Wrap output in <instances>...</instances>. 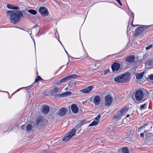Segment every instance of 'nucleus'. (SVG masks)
I'll return each instance as SVG.
<instances>
[{"mask_svg": "<svg viewBox=\"0 0 153 153\" xmlns=\"http://www.w3.org/2000/svg\"><path fill=\"white\" fill-rule=\"evenodd\" d=\"M128 110V109L127 108V107H125L122 109L121 111H120V112H119V113H121L122 114H123V115L124 114L127 112Z\"/></svg>", "mask_w": 153, "mask_h": 153, "instance_id": "nucleus-22", "label": "nucleus"}, {"mask_svg": "<svg viewBox=\"0 0 153 153\" xmlns=\"http://www.w3.org/2000/svg\"><path fill=\"white\" fill-rule=\"evenodd\" d=\"M101 101V99L100 96L96 95L94 98V103L95 105H98L100 103Z\"/></svg>", "mask_w": 153, "mask_h": 153, "instance_id": "nucleus-12", "label": "nucleus"}, {"mask_svg": "<svg viewBox=\"0 0 153 153\" xmlns=\"http://www.w3.org/2000/svg\"><path fill=\"white\" fill-rule=\"evenodd\" d=\"M146 104H144L140 106V108H141V109H142L144 108H146Z\"/></svg>", "mask_w": 153, "mask_h": 153, "instance_id": "nucleus-36", "label": "nucleus"}, {"mask_svg": "<svg viewBox=\"0 0 153 153\" xmlns=\"http://www.w3.org/2000/svg\"><path fill=\"white\" fill-rule=\"evenodd\" d=\"M101 116L100 115H98L95 118L94 120L96 121H97L98 122H99V120L100 117Z\"/></svg>", "mask_w": 153, "mask_h": 153, "instance_id": "nucleus-33", "label": "nucleus"}, {"mask_svg": "<svg viewBox=\"0 0 153 153\" xmlns=\"http://www.w3.org/2000/svg\"><path fill=\"white\" fill-rule=\"evenodd\" d=\"M134 59L135 57L134 55H131L125 58V60L126 62L129 63L133 62Z\"/></svg>", "mask_w": 153, "mask_h": 153, "instance_id": "nucleus-14", "label": "nucleus"}, {"mask_svg": "<svg viewBox=\"0 0 153 153\" xmlns=\"http://www.w3.org/2000/svg\"><path fill=\"white\" fill-rule=\"evenodd\" d=\"M68 111V110L67 108L62 107L59 109L57 114L60 117H63L66 115Z\"/></svg>", "mask_w": 153, "mask_h": 153, "instance_id": "nucleus-8", "label": "nucleus"}, {"mask_svg": "<svg viewBox=\"0 0 153 153\" xmlns=\"http://www.w3.org/2000/svg\"><path fill=\"white\" fill-rule=\"evenodd\" d=\"M146 64L149 66L152 65H153V60H148L146 62Z\"/></svg>", "mask_w": 153, "mask_h": 153, "instance_id": "nucleus-27", "label": "nucleus"}, {"mask_svg": "<svg viewBox=\"0 0 153 153\" xmlns=\"http://www.w3.org/2000/svg\"><path fill=\"white\" fill-rule=\"evenodd\" d=\"M71 109L72 111L75 113H77L78 111L77 106L75 104H73L71 105Z\"/></svg>", "mask_w": 153, "mask_h": 153, "instance_id": "nucleus-20", "label": "nucleus"}, {"mask_svg": "<svg viewBox=\"0 0 153 153\" xmlns=\"http://www.w3.org/2000/svg\"><path fill=\"white\" fill-rule=\"evenodd\" d=\"M147 125H148V123H146L144 125H143L142 126H141L140 127H139L137 130L138 131H140V130H141V129L142 128H145L146 127V126H147Z\"/></svg>", "mask_w": 153, "mask_h": 153, "instance_id": "nucleus-30", "label": "nucleus"}, {"mask_svg": "<svg viewBox=\"0 0 153 153\" xmlns=\"http://www.w3.org/2000/svg\"><path fill=\"white\" fill-rule=\"evenodd\" d=\"M147 79H149L150 80H153V74H151L149 75Z\"/></svg>", "mask_w": 153, "mask_h": 153, "instance_id": "nucleus-34", "label": "nucleus"}, {"mask_svg": "<svg viewBox=\"0 0 153 153\" xmlns=\"http://www.w3.org/2000/svg\"><path fill=\"white\" fill-rule=\"evenodd\" d=\"M131 74L127 72L116 76L114 79L117 83H121L128 82L130 79Z\"/></svg>", "mask_w": 153, "mask_h": 153, "instance_id": "nucleus-2", "label": "nucleus"}, {"mask_svg": "<svg viewBox=\"0 0 153 153\" xmlns=\"http://www.w3.org/2000/svg\"><path fill=\"white\" fill-rule=\"evenodd\" d=\"M75 76V75H73V74L69 75L65 78L62 79L59 81L57 82L56 83L58 85H59L62 83L66 82L74 78L75 77H74Z\"/></svg>", "mask_w": 153, "mask_h": 153, "instance_id": "nucleus-7", "label": "nucleus"}, {"mask_svg": "<svg viewBox=\"0 0 153 153\" xmlns=\"http://www.w3.org/2000/svg\"><path fill=\"white\" fill-rule=\"evenodd\" d=\"M7 7L9 9L14 10H19V7L18 6H15L14 5L11 4H8L7 5Z\"/></svg>", "mask_w": 153, "mask_h": 153, "instance_id": "nucleus-21", "label": "nucleus"}, {"mask_svg": "<svg viewBox=\"0 0 153 153\" xmlns=\"http://www.w3.org/2000/svg\"><path fill=\"white\" fill-rule=\"evenodd\" d=\"M47 122V121L44 119L42 117H40L37 118L36 123V125L40 126H44Z\"/></svg>", "mask_w": 153, "mask_h": 153, "instance_id": "nucleus-4", "label": "nucleus"}, {"mask_svg": "<svg viewBox=\"0 0 153 153\" xmlns=\"http://www.w3.org/2000/svg\"><path fill=\"white\" fill-rule=\"evenodd\" d=\"M33 127L32 125L29 124L26 127V130L27 131L29 132L32 130Z\"/></svg>", "mask_w": 153, "mask_h": 153, "instance_id": "nucleus-26", "label": "nucleus"}, {"mask_svg": "<svg viewBox=\"0 0 153 153\" xmlns=\"http://www.w3.org/2000/svg\"><path fill=\"white\" fill-rule=\"evenodd\" d=\"M86 123V120H83L80 121L75 126V129H78L80 128L83 125Z\"/></svg>", "mask_w": 153, "mask_h": 153, "instance_id": "nucleus-13", "label": "nucleus"}, {"mask_svg": "<svg viewBox=\"0 0 153 153\" xmlns=\"http://www.w3.org/2000/svg\"><path fill=\"white\" fill-rule=\"evenodd\" d=\"M62 46H63V48H64V49L65 48H64V47L63 46V45H62Z\"/></svg>", "mask_w": 153, "mask_h": 153, "instance_id": "nucleus-49", "label": "nucleus"}, {"mask_svg": "<svg viewBox=\"0 0 153 153\" xmlns=\"http://www.w3.org/2000/svg\"><path fill=\"white\" fill-rule=\"evenodd\" d=\"M120 67V64L116 62H114L111 66V68L113 71H117L118 70Z\"/></svg>", "mask_w": 153, "mask_h": 153, "instance_id": "nucleus-15", "label": "nucleus"}, {"mask_svg": "<svg viewBox=\"0 0 153 153\" xmlns=\"http://www.w3.org/2000/svg\"><path fill=\"white\" fill-rule=\"evenodd\" d=\"M85 76V74L81 76Z\"/></svg>", "mask_w": 153, "mask_h": 153, "instance_id": "nucleus-46", "label": "nucleus"}, {"mask_svg": "<svg viewBox=\"0 0 153 153\" xmlns=\"http://www.w3.org/2000/svg\"><path fill=\"white\" fill-rule=\"evenodd\" d=\"M28 12L33 15H36L37 13L36 10H29Z\"/></svg>", "mask_w": 153, "mask_h": 153, "instance_id": "nucleus-29", "label": "nucleus"}, {"mask_svg": "<svg viewBox=\"0 0 153 153\" xmlns=\"http://www.w3.org/2000/svg\"><path fill=\"white\" fill-rule=\"evenodd\" d=\"M71 92L70 91H67L61 94H58L56 96H58V97H66L70 95L71 94Z\"/></svg>", "mask_w": 153, "mask_h": 153, "instance_id": "nucleus-18", "label": "nucleus"}, {"mask_svg": "<svg viewBox=\"0 0 153 153\" xmlns=\"http://www.w3.org/2000/svg\"><path fill=\"white\" fill-rule=\"evenodd\" d=\"M152 45H150L148 46L146 48V50H148L151 48H152Z\"/></svg>", "mask_w": 153, "mask_h": 153, "instance_id": "nucleus-35", "label": "nucleus"}, {"mask_svg": "<svg viewBox=\"0 0 153 153\" xmlns=\"http://www.w3.org/2000/svg\"><path fill=\"white\" fill-rule=\"evenodd\" d=\"M116 1H117L118 3V4L121 6L122 5V4L120 2V0H115Z\"/></svg>", "mask_w": 153, "mask_h": 153, "instance_id": "nucleus-38", "label": "nucleus"}, {"mask_svg": "<svg viewBox=\"0 0 153 153\" xmlns=\"http://www.w3.org/2000/svg\"><path fill=\"white\" fill-rule=\"evenodd\" d=\"M28 33L31 35V31H29L28 32Z\"/></svg>", "mask_w": 153, "mask_h": 153, "instance_id": "nucleus-43", "label": "nucleus"}, {"mask_svg": "<svg viewBox=\"0 0 153 153\" xmlns=\"http://www.w3.org/2000/svg\"><path fill=\"white\" fill-rule=\"evenodd\" d=\"M113 99L110 95H106L105 97V105L106 106H110L112 103Z\"/></svg>", "mask_w": 153, "mask_h": 153, "instance_id": "nucleus-9", "label": "nucleus"}, {"mask_svg": "<svg viewBox=\"0 0 153 153\" xmlns=\"http://www.w3.org/2000/svg\"><path fill=\"white\" fill-rule=\"evenodd\" d=\"M41 79H42L40 77V76H37V78L35 79V82H37L39 80H41Z\"/></svg>", "mask_w": 153, "mask_h": 153, "instance_id": "nucleus-31", "label": "nucleus"}, {"mask_svg": "<svg viewBox=\"0 0 153 153\" xmlns=\"http://www.w3.org/2000/svg\"><path fill=\"white\" fill-rule=\"evenodd\" d=\"M149 130V129H148V130H144V132L143 133H141L140 134V137H143L144 136V133L147 132Z\"/></svg>", "mask_w": 153, "mask_h": 153, "instance_id": "nucleus-32", "label": "nucleus"}, {"mask_svg": "<svg viewBox=\"0 0 153 153\" xmlns=\"http://www.w3.org/2000/svg\"><path fill=\"white\" fill-rule=\"evenodd\" d=\"M26 128L25 126L24 125H22L21 126V128L22 129H25Z\"/></svg>", "mask_w": 153, "mask_h": 153, "instance_id": "nucleus-39", "label": "nucleus"}, {"mask_svg": "<svg viewBox=\"0 0 153 153\" xmlns=\"http://www.w3.org/2000/svg\"><path fill=\"white\" fill-rule=\"evenodd\" d=\"M135 97L137 101H141L143 97V93L142 90H137L135 93Z\"/></svg>", "mask_w": 153, "mask_h": 153, "instance_id": "nucleus-6", "label": "nucleus"}, {"mask_svg": "<svg viewBox=\"0 0 153 153\" xmlns=\"http://www.w3.org/2000/svg\"><path fill=\"white\" fill-rule=\"evenodd\" d=\"M93 88L92 86H90L86 88L81 90L80 91L84 93H88L90 92L92 90Z\"/></svg>", "mask_w": 153, "mask_h": 153, "instance_id": "nucleus-11", "label": "nucleus"}, {"mask_svg": "<svg viewBox=\"0 0 153 153\" xmlns=\"http://www.w3.org/2000/svg\"><path fill=\"white\" fill-rule=\"evenodd\" d=\"M59 91V89L57 87H55L53 89V91H50L51 92V94H52L53 95H54L55 96V98H58V96H56V95L57 94H55L57 93H58V92Z\"/></svg>", "mask_w": 153, "mask_h": 153, "instance_id": "nucleus-16", "label": "nucleus"}, {"mask_svg": "<svg viewBox=\"0 0 153 153\" xmlns=\"http://www.w3.org/2000/svg\"><path fill=\"white\" fill-rule=\"evenodd\" d=\"M122 153H129L128 149L126 147L123 148L121 150Z\"/></svg>", "mask_w": 153, "mask_h": 153, "instance_id": "nucleus-24", "label": "nucleus"}, {"mask_svg": "<svg viewBox=\"0 0 153 153\" xmlns=\"http://www.w3.org/2000/svg\"><path fill=\"white\" fill-rule=\"evenodd\" d=\"M150 26V25L142 26L137 27L134 31L135 35H138L143 32L145 31L148 29Z\"/></svg>", "mask_w": 153, "mask_h": 153, "instance_id": "nucleus-3", "label": "nucleus"}, {"mask_svg": "<svg viewBox=\"0 0 153 153\" xmlns=\"http://www.w3.org/2000/svg\"><path fill=\"white\" fill-rule=\"evenodd\" d=\"M99 122H98L97 121H96L95 120L93 121L92 123L90 124L89 126H96L98 124Z\"/></svg>", "mask_w": 153, "mask_h": 153, "instance_id": "nucleus-28", "label": "nucleus"}, {"mask_svg": "<svg viewBox=\"0 0 153 153\" xmlns=\"http://www.w3.org/2000/svg\"><path fill=\"white\" fill-rule=\"evenodd\" d=\"M50 110V108L48 106L46 105L42 107V111L44 114L48 113Z\"/></svg>", "mask_w": 153, "mask_h": 153, "instance_id": "nucleus-17", "label": "nucleus"}, {"mask_svg": "<svg viewBox=\"0 0 153 153\" xmlns=\"http://www.w3.org/2000/svg\"><path fill=\"white\" fill-rule=\"evenodd\" d=\"M119 112H120V111H118L116 114V115L115 116V118L117 119H118V118H120L121 117L123 116V114H122L121 113H119Z\"/></svg>", "mask_w": 153, "mask_h": 153, "instance_id": "nucleus-25", "label": "nucleus"}, {"mask_svg": "<svg viewBox=\"0 0 153 153\" xmlns=\"http://www.w3.org/2000/svg\"><path fill=\"white\" fill-rule=\"evenodd\" d=\"M144 72L141 73H138L136 75V78L137 79H139L141 78L143 76V74Z\"/></svg>", "mask_w": 153, "mask_h": 153, "instance_id": "nucleus-23", "label": "nucleus"}, {"mask_svg": "<svg viewBox=\"0 0 153 153\" xmlns=\"http://www.w3.org/2000/svg\"><path fill=\"white\" fill-rule=\"evenodd\" d=\"M117 54H114L112 55V56H116V57L117 56Z\"/></svg>", "mask_w": 153, "mask_h": 153, "instance_id": "nucleus-44", "label": "nucleus"}, {"mask_svg": "<svg viewBox=\"0 0 153 153\" xmlns=\"http://www.w3.org/2000/svg\"><path fill=\"white\" fill-rule=\"evenodd\" d=\"M6 13L7 15L10 16V22L14 25L17 24L23 16L22 12L19 10H9Z\"/></svg>", "mask_w": 153, "mask_h": 153, "instance_id": "nucleus-1", "label": "nucleus"}, {"mask_svg": "<svg viewBox=\"0 0 153 153\" xmlns=\"http://www.w3.org/2000/svg\"><path fill=\"white\" fill-rule=\"evenodd\" d=\"M129 13L131 14V15L130 19L129 20V23H128V25H131L133 26V25L132 24V22L133 21L134 19V14L133 12H131V11H130L129 12Z\"/></svg>", "mask_w": 153, "mask_h": 153, "instance_id": "nucleus-19", "label": "nucleus"}, {"mask_svg": "<svg viewBox=\"0 0 153 153\" xmlns=\"http://www.w3.org/2000/svg\"><path fill=\"white\" fill-rule=\"evenodd\" d=\"M73 75H75V76L74 77L75 78H74L73 79L76 78V77H80V76H81L78 75H75V74H73Z\"/></svg>", "mask_w": 153, "mask_h": 153, "instance_id": "nucleus-40", "label": "nucleus"}, {"mask_svg": "<svg viewBox=\"0 0 153 153\" xmlns=\"http://www.w3.org/2000/svg\"><path fill=\"white\" fill-rule=\"evenodd\" d=\"M109 70L108 69L105 70L104 71V74L106 75L108 72H109Z\"/></svg>", "mask_w": 153, "mask_h": 153, "instance_id": "nucleus-37", "label": "nucleus"}, {"mask_svg": "<svg viewBox=\"0 0 153 153\" xmlns=\"http://www.w3.org/2000/svg\"><path fill=\"white\" fill-rule=\"evenodd\" d=\"M64 49H65V52H66V53L67 54L68 58L69 59V55L68 54V52H67V51H66V50L65 49V48H64Z\"/></svg>", "mask_w": 153, "mask_h": 153, "instance_id": "nucleus-42", "label": "nucleus"}, {"mask_svg": "<svg viewBox=\"0 0 153 153\" xmlns=\"http://www.w3.org/2000/svg\"><path fill=\"white\" fill-rule=\"evenodd\" d=\"M34 45H35V41H34Z\"/></svg>", "mask_w": 153, "mask_h": 153, "instance_id": "nucleus-48", "label": "nucleus"}, {"mask_svg": "<svg viewBox=\"0 0 153 153\" xmlns=\"http://www.w3.org/2000/svg\"><path fill=\"white\" fill-rule=\"evenodd\" d=\"M76 132V130L75 128L72 129L66 136L64 137L62 141H67L73 137Z\"/></svg>", "mask_w": 153, "mask_h": 153, "instance_id": "nucleus-5", "label": "nucleus"}, {"mask_svg": "<svg viewBox=\"0 0 153 153\" xmlns=\"http://www.w3.org/2000/svg\"><path fill=\"white\" fill-rule=\"evenodd\" d=\"M59 42H60V43L62 45V43H61V42H60V41H59Z\"/></svg>", "mask_w": 153, "mask_h": 153, "instance_id": "nucleus-47", "label": "nucleus"}, {"mask_svg": "<svg viewBox=\"0 0 153 153\" xmlns=\"http://www.w3.org/2000/svg\"><path fill=\"white\" fill-rule=\"evenodd\" d=\"M22 88H19V89H17L15 92L14 93H13V94L16 93V92H18L21 89H22Z\"/></svg>", "mask_w": 153, "mask_h": 153, "instance_id": "nucleus-41", "label": "nucleus"}, {"mask_svg": "<svg viewBox=\"0 0 153 153\" xmlns=\"http://www.w3.org/2000/svg\"><path fill=\"white\" fill-rule=\"evenodd\" d=\"M129 116V114H128L126 116V117H128Z\"/></svg>", "mask_w": 153, "mask_h": 153, "instance_id": "nucleus-45", "label": "nucleus"}, {"mask_svg": "<svg viewBox=\"0 0 153 153\" xmlns=\"http://www.w3.org/2000/svg\"><path fill=\"white\" fill-rule=\"evenodd\" d=\"M39 12L43 16H45L48 15L49 12L46 8L41 7L39 10Z\"/></svg>", "mask_w": 153, "mask_h": 153, "instance_id": "nucleus-10", "label": "nucleus"}]
</instances>
